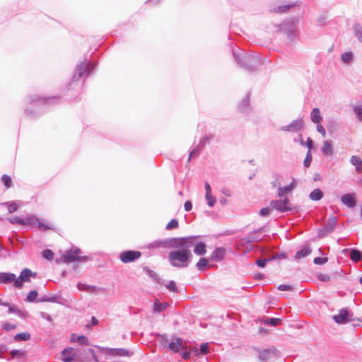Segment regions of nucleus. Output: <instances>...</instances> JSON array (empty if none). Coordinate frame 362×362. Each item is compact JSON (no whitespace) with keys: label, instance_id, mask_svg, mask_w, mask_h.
Instances as JSON below:
<instances>
[{"label":"nucleus","instance_id":"obj_1","mask_svg":"<svg viewBox=\"0 0 362 362\" xmlns=\"http://www.w3.org/2000/svg\"><path fill=\"white\" fill-rule=\"evenodd\" d=\"M194 236L180 238H170L164 242L153 243L155 247H165L176 249L168 254L170 264L175 267L182 268L188 265L191 261L192 253L190 248L194 245Z\"/></svg>","mask_w":362,"mask_h":362},{"label":"nucleus","instance_id":"obj_2","mask_svg":"<svg viewBox=\"0 0 362 362\" xmlns=\"http://www.w3.org/2000/svg\"><path fill=\"white\" fill-rule=\"evenodd\" d=\"M37 274L33 272L29 269L22 270L18 277H16V276L12 273L0 272V283H13L16 288H21L24 282H29L30 277L35 278Z\"/></svg>","mask_w":362,"mask_h":362},{"label":"nucleus","instance_id":"obj_3","mask_svg":"<svg viewBox=\"0 0 362 362\" xmlns=\"http://www.w3.org/2000/svg\"><path fill=\"white\" fill-rule=\"evenodd\" d=\"M8 221L13 224L18 223L22 226L28 225L33 227H37L39 230L42 231L54 229L52 224L40 222V219L35 215H28L25 218L13 216L8 218Z\"/></svg>","mask_w":362,"mask_h":362},{"label":"nucleus","instance_id":"obj_4","mask_svg":"<svg viewBox=\"0 0 362 362\" xmlns=\"http://www.w3.org/2000/svg\"><path fill=\"white\" fill-rule=\"evenodd\" d=\"M270 205L272 207V209H274L281 212L290 211L294 209V207L293 206L292 204L286 197L284 198L283 200H273L271 202Z\"/></svg>","mask_w":362,"mask_h":362},{"label":"nucleus","instance_id":"obj_5","mask_svg":"<svg viewBox=\"0 0 362 362\" xmlns=\"http://www.w3.org/2000/svg\"><path fill=\"white\" fill-rule=\"evenodd\" d=\"M353 315L346 309H341L339 313L333 315L332 318L336 323L345 324L352 320Z\"/></svg>","mask_w":362,"mask_h":362},{"label":"nucleus","instance_id":"obj_6","mask_svg":"<svg viewBox=\"0 0 362 362\" xmlns=\"http://www.w3.org/2000/svg\"><path fill=\"white\" fill-rule=\"evenodd\" d=\"M89 66L90 64L86 62L78 64L73 76V79L77 81L83 76H88L90 72L88 70Z\"/></svg>","mask_w":362,"mask_h":362},{"label":"nucleus","instance_id":"obj_7","mask_svg":"<svg viewBox=\"0 0 362 362\" xmlns=\"http://www.w3.org/2000/svg\"><path fill=\"white\" fill-rule=\"evenodd\" d=\"M141 257V252L139 251H124L120 254V259L124 263L133 262Z\"/></svg>","mask_w":362,"mask_h":362},{"label":"nucleus","instance_id":"obj_8","mask_svg":"<svg viewBox=\"0 0 362 362\" xmlns=\"http://www.w3.org/2000/svg\"><path fill=\"white\" fill-rule=\"evenodd\" d=\"M80 250L78 249L74 250H69L63 255L64 262L66 263L72 262L76 260L85 259V257H82L78 255Z\"/></svg>","mask_w":362,"mask_h":362},{"label":"nucleus","instance_id":"obj_9","mask_svg":"<svg viewBox=\"0 0 362 362\" xmlns=\"http://www.w3.org/2000/svg\"><path fill=\"white\" fill-rule=\"evenodd\" d=\"M341 202L349 208L354 207L356 204V194L347 193L341 197Z\"/></svg>","mask_w":362,"mask_h":362},{"label":"nucleus","instance_id":"obj_10","mask_svg":"<svg viewBox=\"0 0 362 362\" xmlns=\"http://www.w3.org/2000/svg\"><path fill=\"white\" fill-rule=\"evenodd\" d=\"M168 348L173 352L177 353L180 349H185L183 341L180 337H176L168 344Z\"/></svg>","mask_w":362,"mask_h":362},{"label":"nucleus","instance_id":"obj_11","mask_svg":"<svg viewBox=\"0 0 362 362\" xmlns=\"http://www.w3.org/2000/svg\"><path fill=\"white\" fill-rule=\"evenodd\" d=\"M303 122L301 120H296L293 121L288 126H285L282 128L284 131L288 132H298L300 131L303 128Z\"/></svg>","mask_w":362,"mask_h":362},{"label":"nucleus","instance_id":"obj_12","mask_svg":"<svg viewBox=\"0 0 362 362\" xmlns=\"http://www.w3.org/2000/svg\"><path fill=\"white\" fill-rule=\"evenodd\" d=\"M76 354L73 348L65 349L62 351V360L64 362H72Z\"/></svg>","mask_w":362,"mask_h":362},{"label":"nucleus","instance_id":"obj_13","mask_svg":"<svg viewBox=\"0 0 362 362\" xmlns=\"http://www.w3.org/2000/svg\"><path fill=\"white\" fill-rule=\"evenodd\" d=\"M107 353L112 356H129L132 354L124 349H108Z\"/></svg>","mask_w":362,"mask_h":362},{"label":"nucleus","instance_id":"obj_14","mask_svg":"<svg viewBox=\"0 0 362 362\" xmlns=\"http://www.w3.org/2000/svg\"><path fill=\"white\" fill-rule=\"evenodd\" d=\"M296 187V182H293L286 187H279L278 189V195L280 197H284L286 194L291 192Z\"/></svg>","mask_w":362,"mask_h":362},{"label":"nucleus","instance_id":"obj_15","mask_svg":"<svg viewBox=\"0 0 362 362\" xmlns=\"http://www.w3.org/2000/svg\"><path fill=\"white\" fill-rule=\"evenodd\" d=\"M194 252L198 255H203L206 252V245L202 242L196 243L197 237H194Z\"/></svg>","mask_w":362,"mask_h":362},{"label":"nucleus","instance_id":"obj_16","mask_svg":"<svg viewBox=\"0 0 362 362\" xmlns=\"http://www.w3.org/2000/svg\"><path fill=\"white\" fill-rule=\"evenodd\" d=\"M350 162L353 165L355 166L357 173H362V160L359 156H352L350 158Z\"/></svg>","mask_w":362,"mask_h":362},{"label":"nucleus","instance_id":"obj_17","mask_svg":"<svg viewBox=\"0 0 362 362\" xmlns=\"http://www.w3.org/2000/svg\"><path fill=\"white\" fill-rule=\"evenodd\" d=\"M226 250L223 247L216 248L211 255V259L221 261L225 256Z\"/></svg>","mask_w":362,"mask_h":362},{"label":"nucleus","instance_id":"obj_18","mask_svg":"<svg viewBox=\"0 0 362 362\" xmlns=\"http://www.w3.org/2000/svg\"><path fill=\"white\" fill-rule=\"evenodd\" d=\"M276 351L264 349L259 353V357L263 361H267L273 356H275Z\"/></svg>","mask_w":362,"mask_h":362},{"label":"nucleus","instance_id":"obj_19","mask_svg":"<svg viewBox=\"0 0 362 362\" xmlns=\"http://www.w3.org/2000/svg\"><path fill=\"white\" fill-rule=\"evenodd\" d=\"M322 152L327 155L331 156L333 153L332 144L331 141H325L321 149Z\"/></svg>","mask_w":362,"mask_h":362},{"label":"nucleus","instance_id":"obj_20","mask_svg":"<svg viewBox=\"0 0 362 362\" xmlns=\"http://www.w3.org/2000/svg\"><path fill=\"white\" fill-rule=\"evenodd\" d=\"M71 341L72 342H78L81 344H85V345L88 344V340L87 337L83 335L78 336L76 334H72L71 337Z\"/></svg>","mask_w":362,"mask_h":362},{"label":"nucleus","instance_id":"obj_21","mask_svg":"<svg viewBox=\"0 0 362 362\" xmlns=\"http://www.w3.org/2000/svg\"><path fill=\"white\" fill-rule=\"evenodd\" d=\"M11 358H16L18 360L24 359L26 357V353L22 350H12L10 351Z\"/></svg>","mask_w":362,"mask_h":362},{"label":"nucleus","instance_id":"obj_22","mask_svg":"<svg viewBox=\"0 0 362 362\" xmlns=\"http://www.w3.org/2000/svg\"><path fill=\"white\" fill-rule=\"evenodd\" d=\"M311 251L312 250L309 247L305 246L300 250L296 252V259H301L303 257H305L309 255L311 253Z\"/></svg>","mask_w":362,"mask_h":362},{"label":"nucleus","instance_id":"obj_23","mask_svg":"<svg viewBox=\"0 0 362 362\" xmlns=\"http://www.w3.org/2000/svg\"><path fill=\"white\" fill-rule=\"evenodd\" d=\"M337 225V218L334 216L329 218L327 223L325 226V230L327 233H330L334 228Z\"/></svg>","mask_w":362,"mask_h":362},{"label":"nucleus","instance_id":"obj_24","mask_svg":"<svg viewBox=\"0 0 362 362\" xmlns=\"http://www.w3.org/2000/svg\"><path fill=\"white\" fill-rule=\"evenodd\" d=\"M350 257L354 262H358L362 258V253L356 249H351L350 251Z\"/></svg>","mask_w":362,"mask_h":362},{"label":"nucleus","instance_id":"obj_25","mask_svg":"<svg viewBox=\"0 0 362 362\" xmlns=\"http://www.w3.org/2000/svg\"><path fill=\"white\" fill-rule=\"evenodd\" d=\"M261 240V238L258 236H257L255 235V233L254 234H250V235H248L247 238H244L242 240L243 242H245L247 243H249L250 244V246L247 247L249 250H251L252 249V247L250 245V243L252 242H254V241H256V242H258Z\"/></svg>","mask_w":362,"mask_h":362},{"label":"nucleus","instance_id":"obj_26","mask_svg":"<svg viewBox=\"0 0 362 362\" xmlns=\"http://www.w3.org/2000/svg\"><path fill=\"white\" fill-rule=\"evenodd\" d=\"M322 196L323 194L322 191L320 189H315L310 194L309 197L312 200L317 201L321 199Z\"/></svg>","mask_w":362,"mask_h":362},{"label":"nucleus","instance_id":"obj_27","mask_svg":"<svg viewBox=\"0 0 362 362\" xmlns=\"http://www.w3.org/2000/svg\"><path fill=\"white\" fill-rule=\"evenodd\" d=\"M77 288L80 291H85L88 293H93L96 290V288L95 286H88L81 283H78L77 284Z\"/></svg>","mask_w":362,"mask_h":362},{"label":"nucleus","instance_id":"obj_28","mask_svg":"<svg viewBox=\"0 0 362 362\" xmlns=\"http://www.w3.org/2000/svg\"><path fill=\"white\" fill-rule=\"evenodd\" d=\"M168 305V303H165V304L160 303L158 301V300L156 299L154 303L153 312L163 311L165 310V308H167Z\"/></svg>","mask_w":362,"mask_h":362},{"label":"nucleus","instance_id":"obj_29","mask_svg":"<svg viewBox=\"0 0 362 362\" xmlns=\"http://www.w3.org/2000/svg\"><path fill=\"white\" fill-rule=\"evenodd\" d=\"M4 205H6L9 213L15 212L18 209V205L16 202H7Z\"/></svg>","mask_w":362,"mask_h":362},{"label":"nucleus","instance_id":"obj_30","mask_svg":"<svg viewBox=\"0 0 362 362\" xmlns=\"http://www.w3.org/2000/svg\"><path fill=\"white\" fill-rule=\"evenodd\" d=\"M209 261L206 258H202L197 263V267L199 270H204L208 264Z\"/></svg>","mask_w":362,"mask_h":362},{"label":"nucleus","instance_id":"obj_31","mask_svg":"<svg viewBox=\"0 0 362 362\" xmlns=\"http://www.w3.org/2000/svg\"><path fill=\"white\" fill-rule=\"evenodd\" d=\"M280 322V319L279 318H267L264 320V323L267 325L276 326Z\"/></svg>","mask_w":362,"mask_h":362},{"label":"nucleus","instance_id":"obj_32","mask_svg":"<svg viewBox=\"0 0 362 362\" xmlns=\"http://www.w3.org/2000/svg\"><path fill=\"white\" fill-rule=\"evenodd\" d=\"M30 335L29 333L23 332V333H20V334H16L15 336V339L16 341H19V340L27 341L30 339Z\"/></svg>","mask_w":362,"mask_h":362},{"label":"nucleus","instance_id":"obj_33","mask_svg":"<svg viewBox=\"0 0 362 362\" xmlns=\"http://www.w3.org/2000/svg\"><path fill=\"white\" fill-rule=\"evenodd\" d=\"M352 57H353L352 53L350 52H345L343 54H341V59L343 62L349 63V62L351 61Z\"/></svg>","mask_w":362,"mask_h":362},{"label":"nucleus","instance_id":"obj_34","mask_svg":"<svg viewBox=\"0 0 362 362\" xmlns=\"http://www.w3.org/2000/svg\"><path fill=\"white\" fill-rule=\"evenodd\" d=\"M1 181L6 186V187L9 188L12 186V180L11 178L8 175H3L1 177Z\"/></svg>","mask_w":362,"mask_h":362},{"label":"nucleus","instance_id":"obj_35","mask_svg":"<svg viewBox=\"0 0 362 362\" xmlns=\"http://www.w3.org/2000/svg\"><path fill=\"white\" fill-rule=\"evenodd\" d=\"M206 199L209 206H214L216 202V199L211 194H206Z\"/></svg>","mask_w":362,"mask_h":362},{"label":"nucleus","instance_id":"obj_36","mask_svg":"<svg viewBox=\"0 0 362 362\" xmlns=\"http://www.w3.org/2000/svg\"><path fill=\"white\" fill-rule=\"evenodd\" d=\"M178 227V221L177 219H172L166 226L167 230H172Z\"/></svg>","mask_w":362,"mask_h":362},{"label":"nucleus","instance_id":"obj_37","mask_svg":"<svg viewBox=\"0 0 362 362\" xmlns=\"http://www.w3.org/2000/svg\"><path fill=\"white\" fill-rule=\"evenodd\" d=\"M37 296V292L36 291H31L27 296L28 301L33 302L34 301Z\"/></svg>","mask_w":362,"mask_h":362},{"label":"nucleus","instance_id":"obj_38","mask_svg":"<svg viewBox=\"0 0 362 362\" xmlns=\"http://www.w3.org/2000/svg\"><path fill=\"white\" fill-rule=\"evenodd\" d=\"M43 257L47 259H52L54 257V253L50 250H45L42 252Z\"/></svg>","mask_w":362,"mask_h":362},{"label":"nucleus","instance_id":"obj_39","mask_svg":"<svg viewBox=\"0 0 362 362\" xmlns=\"http://www.w3.org/2000/svg\"><path fill=\"white\" fill-rule=\"evenodd\" d=\"M165 287L173 292H177V291L176 284L174 281H170L166 284Z\"/></svg>","mask_w":362,"mask_h":362},{"label":"nucleus","instance_id":"obj_40","mask_svg":"<svg viewBox=\"0 0 362 362\" xmlns=\"http://www.w3.org/2000/svg\"><path fill=\"white\" fill-rule=\"evenodd\" d=\"M311 160H312V156H311V152H310V151H308L307 155H306V157L304 160V165L306 168L309 167L310 165V163H311Z\"/></svg>","mask_w":362,"mask_h":362},{"label":"nucleus","instance_id":"obj_41","mask_svg":"<svg viewBox=\"0 0 362 362\" xmlns=\"http://www.w3.org/2000/svg\"><path fill=\"white\" fill-rule=\"evenodd\" d=\"M327 257H315L313 260L315 264H323L327 262Z\"/></svg>","mask_w":362,"mask_h":362},{"label":"nucleus","instance_id":"obj_42","mask_svg":"<svg viewBox=\"0 0 362 362\" xmlns=\"http://www.w3.org/2000/svg\"><path fill=\"white\" fill-rule=\"evenodd\" d=\"M356 35L358 40L362 42V26L356 25L355 27Z\"/></svg>","mask_w":362,"mask_h":362},{"label":"nucleus","instance_id":"obj_43","mask_svg":"<svg viewBox=\"0 0 362 362\" xmlns=\"http://www.w3.org/2000/svg\"><path fill=\"white\" fill-rule=\"evenodd\" d=\"M15 328H16V325H13V324L10 323V322H5L3 325V329H5L6 331H10V330L13 329Z\"/></svg>","mask_w":362,"mask_h":362},{"label":"nucleus","instance_id":"obj_44","mask_svg":"<svg viewBox=\"0 0 362 362\" xmlns=\"http://www.w3.org/2000/svg\"><path fill=\"white\" fill-rule=\"evenodd\" d=\"M200 351L202 354H206L209 353L208 344H203L200 346Z\"/></svg>","mask_w":362,"mask_h":362},{"label":"nucleus","instance_id":"obj_45","mask_svg":"<svg viewBox=\"0 0 362 362\" xmlns=\"http://www.w3.org/2000/svg\"><path fill=\"white\" fill-rule=\"evenodd\" d=\"M271 210L268 207H266V208H263L260 210L259 211V214L262 216H268L270 213Z\"/></svg>","mask_w":362,"mask_h":362},{"label":"nucleus","instance_id":"obj_46","mask_svg":"<svg viewBox=\"0 0 362 362\" xmlns=\"http://www.w3.org/2000/svg\"><path fill=\"white\" fill-rule=\"evenodd\" d=\"M268 261V259H257L256 264L260 267H264Z\"/></svg>","mask_w":362,"mask_h":362},{"label":"nucleus","instance_id":"obj_47","mask_svg":"<svg viewBox=\"0 0 362 362\" xmlns=\"http://www.w3.org/2000/svg\"><path fill=\"white\" fill-rule=\"evenodd\" d=\"M355 113H362V103H358L354 107Z\"/></svg>","mask_w":362,"mask_h":362},{"label":"nucleus","instance_id":"obj_48","mask_svg":"<svg viewBox=\"0 0 362 362\" xmlns=\"http://www.w3.org/2000/svg\"><path fill=\"white\" fill-rule=\"evenodd\" d=\"M311 119L315 123H319L321 121L322 117L320 115H313Z\"/></svg>","mask_w":362,"mask_h":362},{"label":"nucleus","instance_id":"obj_49","mask_svg":"<svg viewBox=\"0 0 362 362\" xmlns=\"http://www.w3.org/2000/svg\"><path fill=\"white\" fill-rule=\"evenodd\" d=\"M278 288L280 291H291L292 290V287L291 286L285 285V284L280 285L278 287Z\"/></svg>","mask_w":362,"mask_h":362},{"label":"nucleus","instance_id":"obj_50","mask_svg":"<svg viewBox=\"0 0 362 362\" xmlns=\"http://www.w3.org/2000/svg\"><path fill=\"white\" fill-rule=\"evenodd\" d=\"M199 154V151L198 149L195 148L194 150H192L190 153H189V158L188 160H190L191 158L197 156V155Z\"/></svg>","mask_w":362,"mask_h":362},{"label":"nucleus","instance_id":"obj_51","mask_svg":"<svg viewBox=\"0 0 362 362\" xmlns=\"http://www.w3.org/2000/svg\"><path fill=\"white\" fill-rule=\"evenodd\" d=\"M192 208V202L190 201H187L185 203V211H191Z\"/></svg>","mask_w":362,"mask_h":362},{"label":"nucleus","instance_id":"obj_52","mask_svg":"<svg viewBox=\"0 0 362 362\" xmlns=\"http://www.w3.org/2000/svg\"><path fill=\"white\" fill-rule=\"evenodd\" d=\"M40 315L42 318L46 319L47 320H48L49 322L52 321V317L46 313L42 312L40 313Z\"/></svg>","mask_w":362,"mask_h":362},{"label":"nucleus","instance_id":"obj_53","mask_svg":"<svg viewBox=\"0 0 362 362\" xmlns=\"http://www.w3.org/2000/svg\"><path fill=\"white\" fill-rule=\"evenodd\" d=\"M159 340L161 346L165 347L167 346L168 340L165 337H161Z\"/></svg>","mask_w":362,"mask_h":362},{"label":"nucleus","instance_id":"obj_54","mask_svg":"<svg viewBox=\"0 0 362 362\" xmlns=\"http://www.w3.org/2000/svg\"><path fill=\"white\" fill-rule=\"evenodd\" d=\"M182 357L185 359V360H187L189 358H190V356H191V352L190 351H183L182 354Z\"/></svg>","mask_w":362,"mask_h":362},{"label":"nucleus","instance_id":"obj_55","mask_svg":"<svg viewBox=\"0 0 362 362\" xmlns=\"http://www.w3.org/2000/svg\"><path fill=\"white\" fill-rule=\"evenodd\" d=\"M317 132H320L323 136H325V134H326L325 130L321 124H318L317 126Z\"/></svg>","mask_w":362,"mask_h":362},{"label":"nucleus","instance_id":"obj_56","mask_svg":"<svg viewBox=\"0 0 362 362\" xmlns=\"http://www.w3.org/2000/svg\"><path fill=\"white\" fill-rule=\"evenodd\" d=\"M144 270L152 277L156 278L157 276V274L153 272V271L150 270L148 268H144Z\"/></svg>","mask_w":362,"mask_h":362},{"label":"nucleus","instance_id":"obj_57","mask_svg":"<svg viewBox=\"0 0 362 362\" xmlns=\"http://www.w3.org/2000/svg\"><path fill=\"white\" fill-rule=\"evenodd\" d=\"M209 140V138L208 136H204L203 139H201L199 146H203L206 142H208Z\"/></svg>","mask_w":362,"mask_h":362},{"label":"nucleus","instance_id":"obj_58","mask_svg":"<svg viewBox=\"0 0 362 362\" xmlns=\"http://www.w3.org/2000/svg\"><path fill=\"white\" fill-rule=\"evenodd\" d=\"M306 145L308 148V151H310V152H311V148L313 147V141L311 139H310V138L308 139Z\"/></svg>","mask_w":362,"mask_h":362},{"label":"nucleus","instance_id":"obj_59","mask_svg":"<svg viewBox=\"0 0 362 362\" xmlns=\"http://www.w3.org/2000/svg\"><path fill=\"white\" fill-rule=\"evenodd\" d=\"M191 352V355L193 354L194 356H198L199 355V350L197 348H192L189 351Z\"/></svg>","mask_w":362,"mask_h":362},{"label":"nucleus","instance_id":"obj_60","mask_svg":"<svg viewBox=\"0 0 362 362\" xmlns=\"http://www.w3.org/2000/svg\"><path fill=\"white\" fill-rule=\"evenodd\" d=\"M205 190H206V194H211V187H210V185H209V184L208 182L205 183Z\"/></svg>","mask_w":362,"mask_h":362},{"label":"nucleus","instance_id":"obj_61","mask_svg":"<svg viewBox=\"0 0 362 362\" xmlns=\"http://www.w3.org/2000/svg\"><path fill=\"white\" fill-rule=\"evenodd\" d=\"M91 321L93 325H96L98 324V320L95 317H92Z\"/></svg>","mask_w":362,"mask_h":362},{"label":"nucleus","instance_id":"obj_62","mask_svg":"<svg viewBox=\"0 0 362 362\" xmlns=\"http://www.w3.org/2000/svg\"><path fill=\"white\" fill-rule=\"evenodd\" d=\"M328 279H329V276H322V278H320V280H322V281H327Z\"/></svg>","mask_w":362,"mask_h":362},{"label":"nucleus","instance_id":"obj_63","mask_svg":"<svg viewBox=\"0 0 362 362\" xmlns=\"http://www.w3.org/2000/svg\"><path fill=\"white\" fill-rule=\"evenodd\" d=\"M320 112V110L318 108L315 107L313 110V112L312 113H319Z\"/></svg>","mask_w":362,"mask_h":362},{"label":"nucleus","instance_id":"obj_64","mask_svg":"<svg viewBox=\"0 0 362 362\" xmlns=\"http://www.w3.org/2000/svg\"><path fill=\"white\" fill-rule=\"evenodd\" d=\"M358 120L362 122V115H357Z\"/></svg>","mask_w":362,"mask_h":362}]
</instances>
